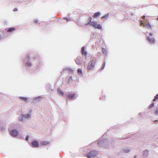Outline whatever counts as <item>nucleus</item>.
<instances>
[{"mask_svg": "<svg viewBox=\"0 0 158 158\" xmlns=\"http://www.w3.org/2000/svg\"><path fill=\"white\" fill-rule=\"evenodd\" d=\"M149 34L150 36H152L153 35V34L152 33H150Z\"/></svg>", "mask_w": 158, "mask_h": 158, "instance_id": "obj_31", "label": "nucleus"}, {"mask_svg": "<svg viewBox=\"0 0 158 158\" xmlns=\"http://www.w3.org/2000/svg\"><path fill=\"white\" fill-rule=\"evenodd\" d=\"M10 133L12 136L17 137L18 135V132L16 130H13L10 132Z\"/></svg>", "mask_w": 158, "mask_h": 158, "instance_id": "obj_4", "label": "nucleus"}, {"mask_svg": "<svg viewBox=\"0 0 158 158\" xmlns=\"http://www.w3.org/2000/svg\"><path fill=\"white\" fill-rule=\"evenodd\" d=\"M64 19H65L67 21H69L71 20L70 19L68 18H64Z\"/></svg>", "mask_w": 158, "mask_h": 158, "instance_id": "obj_24", "label": "nucleus"}, {"mask_svg": "<svg viewBox=\"0 0 158 158\" xmlns=\"http://www.w3.org/2000/svg\"><path fill=\"white\" fill-rule=\"evenodd\" d=\"M147 39L148 42L151 44H153L155 43V39L153 38H150L149 36H148Z\"/></svg>", "mask_w": 158, "mask_h": 158, "instance_id": "obj_5", "label": "nucleus"}, {"mask_svg": "<svg viewBox=\"0 0 158 158\" xmlns=\"http://www.w3.org/2000/svg\"><path fill=\"white\" fill-rule=\"evenodd\" d=\"M142 18H143L144 19H145V16H142Z\"/></svg>", "mask_w": 158, "mask_h": 158, "instance_id": "obj_33", "label": "nucleus"}, {"mask_svg": "<svg viewBox=\"0 0 158 158\" xmlns=\"http://www.w3.org/2000/svg\"><path fill=\"white\" fill-rule=\"evenodd\" d=\"M13 11H17V9L16 8H15L13 9Z\"/></svg>", "mask_w": 158, "mask_h": 158, "instance_id": "obj_28", "label": "nucleus"}, {"mask_svg": "<svg viewBox=\"0 0 158 158\" xmlns=\"http://www.w3.org/2000/svg\"><path fill=\"white\" fill-rule=\"evenodd\" d=\"M88 24H90L91 26L94 27L95 28L99 29H102V27L100 24H98V22L96 21H93L92 22H89Z\"/></svg>", "mask_w": 158, "mask_h": 158, "instance_id": "obj_3", "label": "nucleus"}, {"mask_svg": "<svg viewBox=\"0 0 158 158\" xmlns=\"http://www.w3.org/2000/svg\"><path fill=\"white\" fill-rule=\"evenodd\" d=\"M98 153V151L93 150L90 151L86 155V156L88 158H93L96 156Z\"/></svg>", "mask_w": 158, "mask_h": 158, "instance_id": "obj_2", "label": "nucleus"}, {"mask_svg": "<svg viewBox=\"0 0 158 158\" xmlns=\"http://www.w3.org/2000/svg\"><path fill=\"white\" fill-rule=\"evenodd\" d=\"M28 138H29V137H28V136H27L26 138V140H28Z\"/></svg>", "mask_w": 158, "mask_h": 158, "instance_id": "obj_30", "label": "nucleus"}, {"mask_svg": "<svg viewBox=\"0 0 158 158\" xmlns=\"http://www.w3.org/2000/svg\"><path fill=\"white\" fill-rule=\"evenodd\" d=\"M154 106V103H152V104L149 106V108H151L153 107Z\"/></svg>", "mask_w": 158, "mask_h": 158, "instance_id": "obj_25", "label": "nucleus"}, {"mask_svg": "<svg viewBox=\"0 0 158 158\" xmlns=\"http://www.w3.org/2000/svg\"><path fill=\"white\" fill-rule=\"evenodd\" d=\"M131 149L129 148H126V149L124 150V151L126 153H127L130 152Z\"/></svg>", "mask_w": 158, "mask_h": 158, "instance_id": "obj_17", "label": "nucleus"}, {"mask_svg": "<svg viewBox=\"0 0 158 158\" xmlns=\"http://www.w3.org/2000/svg\"><path fill=\"white\" fill-rule=\"evenodd\" d=\"M92 18L91 17H90L89 18V22H92V21H91V20H92Z\"/></svg>", "mask_w": 158, "mask_h": 158, "instance_id": "obj_27", "label": "nucleus"}, {"mask_svg": "<svg viewBox=\"0 0 158 158\" xmlns=\"http://www.w3.org/2000/svg\"><path fill=\"white\" fill-rule=\"evenodd\" d=\"M57 91L58 94L61 95L63 96L64 95V92L61 90L60 88H59L57 89Z\"/></svg>", "mask_w": 158, "mask_h": 158, "instance_id": "obj_8", "label": "nucleus"}, {"mask_svg": "<svg viewBox=\"0 0 158 158\" xmlns=\"http://www.w3.org/2000/svg\"><path fill=\"white\" fill-rule=\"evenodd\" d=\"M30 117V115L29 114H27L25 116H24L23 117L24 118H29Z\"/></svg>", "mask_w": 158, "mask_h": 158, "instance_id": "obj_22", "label": "nucleus"}, {"mask_svg": "<svg viewBox=\"0 0 158 158\" xmlns=\"http://www.w3.org/2000/svg\"><path fill=\"white\" fill-rule=\"evenodd\" d=\"M96 63V60L94 59H91L87 67V69L88 70H91L94 68Z\"/></svg>", "mask_w": 158, "mask_h": 158, "instance_id": "obj_1", "label": "nucleus"}, {"mask_svg": "<svg viewBox=\"0 0 158 158\" xmlns=\"http://www.w3.org/2000/svg\"><path fill=\"white\" fill-rule=\"evenodd\" d=\"M105 63H104L103 64V65H102V69H103L105 67Z\"/></svg>", "mask_w": 158, "mask_h": 158, "instance_id": "obj_26", "label": "nucleus"}, {"mask_svg": "<svg viewBox=\"0 0 158 158\" xmlns=\"http://www.w3.org/2000/svg\"><path fill=\"white\" fill-rule=\"evenodd\" d=\"M81 52L82 55H84L85 56H86L87 55V53L85 51V47H82Z\"/></svg>", "mask_w": 158, "mask_h": 158, "instance_id": "obj_9", "label": "nucleus"}, {"mask_svg": "<svg viewBox=\"0 0 158 158\" xmlns=\"http://www.w3.org/2000/svg\"><path fill=\"white\" fill-rule=\"evenodd\" d=\"M19 98L25 102H27L28 101V99L27 98L21 97Z\"/></svg>", "mask_w": 158, "mask_h": 158, "instance_id": "obj_13", "label": "nucleus"}, {"mask_svg": "<svg viewBox=\"0 0 158 158\" xmlns=\"http://www.w3.org/2000/svg\"><path fill=\"white\" fill-rule=\"evenodd\" d=\"M144 24L143 23L141 22L140 23V26H142V25H143V26Z\"/></svg>", "mask_w": 158, "mask_h": 158, "instance_id": "obj_29", "label": "nucleus"}, {"mask_svg": "<svg viewBox=\"0 0 158 158\" xmlns=\"http://www.w3.org/2000/svg\"><path fill=\"white\" fill-rule=\"evenodd\" d=\"M100 15V13L99 12H97L95 13L93 16V17L94 18H97Z\"/></svg>", "mask_w": 158, "mask_h": 158, "instance_id": "obj_11", "label": "nucleus"}, {"mask_svg": "<svg viewBox=\"0 0 158 158\" xmlns=\"http://www.w3.org/2000/svg\"><path fill=\"white\" fill-rule=\"evenodd\" d=\"M78 73L79 74H82V70L81 69H79L77 71Z\"/></svg>", "mask_w": 158, "mask_h": 158, "instance_id": "obj_19", "label": "nucleus"}, {"mask_svg": "<svg viewBox=\"0 0 158 158\" xmlns=\"http://www.w3.org/2000/svg\"><path fill=\"white\" fill-rule=\"evenodd\" d=\"M72 80V77L70 76L69 77V80H68V83H69V82H70V81L71 80Z\"/></svg>", "mask_w": 158, "mask_h": 158, "instance_id": "obj_23", "label": "nucleus"}, {"mask_svg": "<svg viewBox=\"0 0 158 158\" xmlns=\"http://www.w3.org/2000/svg\"><path fill=\"white\" fill-rule=\"evenodd\" d=\"M75 96V94H71L68 95L67 97L71 99H73Z\"/></svg>", "mask_w": 158, "mask_h": 158, "instance_id": "obj_10", "label": "nucleus"}, {"mask_svg": "<svg viewBox=\"0 0 158 158\" xmlns=\"http://www.w3.org/2000/svg\"><path fill=\"white\" fill-rule=\"evenodd\" d=\"M148 150H145L143 152V155L144 156H146L148 155Z\"/></svg>", "mask_w": 158, "mask_h": 158, "instance_id": "obj_15", "label": "nucleus"}, {"mask_svg": "<svg viewBox=\"0 0 158 158\" xmlns=\"http://www.w3.org/2000/svg\"><path fill=\"white\" fill-rule=\"evenodd\" d=\"M156 114H157L158 113V109H157V110H156Z\"/></svg>", "mask_w": 158, "mask_h": 158, "instance_id": "obj_32", "label": "nucleus"}, {"mask_svg": "<svg viewBox=\"0 0 158 158\" xmlns=\"http://www.w3.org/2000/svg\"><path fill=\"white\" fill-rule=\"evenodd\" d=\"M15 30V29L14 27L10 28L8 29V30H7V31L8 32H10L14 31Z\"/></svg>", "mask_w": 158, "mask_h": 158, "instance_id": "obj_12", "label": "nucleus"}, {"mask_svg": "<svg viewBox=\"0 0 158 158\" xmlns=\"http://www.w3.org/2000/svg\"><path fill=\"white\" fill-rule=\"evenodd\" d=\"M26 66H28V67L30 66L31 65V63H30V62H28V63H26Z\"/></svg>", "mask_w": 158, "mask_h": 158, "instance_id": "obj_21", "label": "nucleus"}, {"mask_svg": "<svg viewBox=\"0 0 158 158\" xmlns=\"http://www.w3.org/2000/svg\"><path fill=\"white\" fill-rule=\"evenodd\" d=\"M143 27H145L147 29H151L152 28V25L149 23L144 24Z\"/></svg>", "mask_w": 158, "mask_h": 158, "instance_id": "obj_7", "label": "nucleus"}, {"mask_svg": "<svg viewBox=\"0 0 158 158\" xmlns=\"http://www.w3.org/2000/svg\"><path fill=\"white\" fill-rule=\"evenodd\" d=\"M158 99V94H157L156 96H155L154 98L153 99V101H155Z\"/></svg>", "mask_w": 158, "mask_h": 158, "instance_id": "obj_18", "label": "nucleus"}, {"mask_svg": "<svg viewBox=\"0 0 158 158\" xmlns=\"http://www.w3.org/2000/svg\"><path fill=\"white\" fill-rule=\"evenodd\" d=\"M31 145L33 147L37 148L39 147V143L36 141H34L32 142Z\"/></svg>", "mask_w": 158, "mask_h": 158, "instance_id": "obj_6", "label": "nucleus"}, {"mask_svg": "<svg viewBox=\"0 0 158 158\" xmlns=\"http://www.w3.org/2000/svg\"><path fill=\"white\" fill-rule=\"evenodd\" d=\"M49 142L46 141H44L41 142L40 144L43 145H46L49 143Z\"/></svg>", "mask_w": 158, "mask_h": 158, "instance_id": "obj_14", "label": "nucleus"}, {"mask_svg": "<svg viewBox=\"0 0 158 158\" xmlns=\"http://www.w3.org/2000/svg\"><path fill=\"white\" fill-rule=\"evenodd\" d=\"M108 16H109L108 14H106V15H105L104 16H103L101 18V19H102L103 18H105V19H107L108 18Z\"/></svg>", "mask_w": 158, "mask_h": 158, "instance_id": "obj_16", "label": "nucleus"}, {"mask_svg": "<svg viewBox=\"0 0 158 158\" xmlns=\"http://www.w3.org/2000/svg\"><path fill=\"white\" fill-rule=\"evenodd\" d=\"M102 52L104 54H105L106 53V50L105 48H102Z\"/></svg>", "mask_w": 158, "mask_h": 158, "instance_id": "obj_20", "label": "nucleus"}]
</instances>
